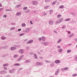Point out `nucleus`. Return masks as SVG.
<instances>
[{
  "label": "nucleus",
  "mask_w": 77,
  "mask_h": 77,
  "mask_svg": "<svg viewBox=\"0 0 77 77\" xmlns=\"http://www.w3.org/2000/svg\"><path fill=\"white\" fill-rule=\"evenodd\" d=\"M49 1V0H46L45 2H48Z\"/></svg>",
  "instance_id": "nucleus-58"
},
{
  "label": "nucleus",
  "mask_w": 77,
  "mask_h": 77,
  "mask_svg": "<svg viewBox=\"0 0 77 77\" xmlns=\"http://www.w3.org/2000/svg\"><path fill=\"white\" fill-rule=\"evenodd\" d=\"M22 27H25L26 26V24L25 23H23L22 24Z\"/></svg>",
  "instance_id": "nucleus-33"
},
{
  "label": "nucleus",
  "mask_w": 77,
  "mask_h": 77,
  "mask_svg": "<svg viewBox=\"0 0 77 77\" xmlns=\"http://www.w3.org/2000/svg\"><path fill=\"white\" fill-rule=\"evenodd\" d=\"M26 63H29V60H27L26 61Z\"/></svg>",
  "instance_id": "nucleus-57"
},
{
  "label": "nucleus",
  "mask_w": 77,
  "mask_h": 77,
  "mask_svg": "<svg viewBox=\"0 0 77 77\" xmlns=\"http://www.w3.org/2000/svg\"><path fill=\"white\" fill-rule=\"evenodd\" d=\"M71 51L70 50H68L67 51V53H69V52H71Z\"/></svg>",
  "instance_id": "nucleus-47"
},
{
  "label": "nucleus",
  "mask_w": 77,
  "mask_h": 77,
  "mask_svg": "<svg viewBox=\"0 0 77 77\" xmlns=\"http://www.w3.org/2000/svg\"><path fill=\"white\" fill-rule=\"evenodd\" d=\"M36 65L37 66H39V62H37L36 63Z\"/></svg>",
  "instance_id": "nucleus-35"
},
{
  "label": "nucleus",
  "mask_w": 77,
  "mask_h": 77,
  "mask_svg": "<svg viewBox=\"0 0 77 77\" xmlns=\"http://www.w3.org/2000/svg\"><path fill=\"white\" fill-rule=\"evenodd\" d=\"M14 29H15V27H13V28H11L10 29V30H14Z\"/></svg>",
  "instance_id": "nucleus-42"
},
{
  "label": "nucleus",
  "mask_w": 77,
  "mask_h": 77,
  "mask_svg": "<svg viewBox=\"0 0 77 77\" xmlns=\"http://www.w3.org/2000/svg\"><path fill=\"white\" fill-rule=\"evenodd\" d=\"M65 71V69L64 68H62L61 69V71Z\"/></svg>",
  "instance_id": "nucleus-48"
},
{
  "label": "nucleus",
  "mask_w": 77,
  "mask_h": 77,
  "mask_svg": "<svg viewBox=\"0 0 77 77\" xmlns=\"http://www.w3.org/2000/svg\"><path fill=\"white\" fill-rule=\"evenodd\" d=\"M49 24L50 25H52L53 24V20H50L49 22Z\"/></svg>",
  "instance_id": "nucleus-3"
},
{
  "label": "nucleus",
  "mask_w": 77,
  "mask_h": 77,
  "mask_svg": "<svg viewBox=\"0 0 77 77\" xmlns=\"http://www.w3.org/2000/svg\"><path fill=\"white\" fill-rule=\"evenodd\" d=\"M23 57L24 56H23V55H22L20 57V59H22Z\"/></svg>",
  "instance_id": "nucleus-38"
},
{
  "label": "nucleus",
  "mask_w": 77,
  "mask_h": 77,
  "mask_svg": "<svg viewBox=\"0 0 77 77\" xmlns=\"http://www.w3.org/2000/svg\"><path fill=\"white\" fill-rule=\"evenodd\" d=\"M20 14H21V12H19L16 13L15 15H16V16H19V15H20Z\"/></svg>",
  "instance_id": "nucleus-8"
},
{
  "label": "nucleus",
  "mask_w": 77,
  "mask_h": 77,
  "mask_svg": "<svg viewBox=\"0 0 77 77\" xmlns=\"http://www.w3.org/2000/svg\"><path fill=\"white\" fill-rule=\"evenodd\" d=\"M67 32H68V34H71V32H70V31H67Z\"/></svg>",
  "instance_id": "nucleus-53"
},
{
  "label": "nucleus",
  "mask_w": 77,
  "mask_h": 77,
  "mask_svg": "<svg viewBox=\"0 0 77 77\" xmlns=\"http://www.w3.org/2000/svg\"><path fill=\"white\" fill-rule=\"evenodd\" d=\"M26 49H27V50H29V49H30V47H26Z\"/></svg>",
  "instance_id": "nucleus-50"
},
{
  "label": "nucleus",
  "mask_w": 77,
  "mask_h": 77,
  "mask_svg": "<svg viewBox=\"0 0 77 77\" xmlns=\"http://www.w3.org/2000/svg\"><path fill=\"white\" fill-rule=\"evenodd\" d=\"M33 42V40H31L26 42V44H28L32 43V42Z\"/></svg>",
  "instance_id": "nucleus-1"
},
{
  "label": "nucleus",
  "mask_w": 77,
  "mask_h": 77,
  "mask_svg": "<svg viewBox=\"0 0 77 77\" xmlns=\"http://www.w3.org/2000/svg\"><path fill=\"white\" fill-rule=\"evenodd\" d=\"M5 11H12V10H10L9 9H5Z\"/></svg>",
  "instance_id": "nucleus-30"
},
{
  "label": "nucleus",
  "mask_w": 77,
  "mask_h": 77,
  "mask_svg": "<svg viewBox=\"0 0 77 77\" xmlns=\"http://www.w3.org/2000/svg\"><path fill=\"white\" fill-rule=\"evenodd\" d=\"M34 55L35 56V59H38V57H37V56H36V54H34Z\"/></svg>",
  "instance_id": "nucleus-15"
},
{
  "label": "nucleus",
  "mask_w": 77,
  "mask_h": 77,
  "mask_svg": "<svg viewBox=\"0 0 77 77\" xmlns=\"http://www.w3.org/2000/svg\"><path fill=\"white\" fill-rule=\"evenodd\" d=\"M6 38V37H1V39H2L3 40H5V39Z\"/></svg>",
  "instance_id": "nucleus-24"
},
{
  "label": "nucleus",
  "mask_w": 77,
  "mask_h": 77,
  "mask_svg": "<svg viewBox=\"0 0 77 77\" xmlns=\"http://www.w3.org/2000/svg\"><path fill=\"white\" fill-rule=\"evenodd\" d=\"M5 57V55H3L2 56V57Z\"/></svg>",
  "instance_id": "nucleus-60"
},
{
  "label": "nucleus",
  "mask_w": 77,
  "mask_h": 77,
  "mask_svg": "<svg viewBox=\"0 0 77 77\" xmlns=\"http://www.w3.org/2000/svg\"><path fill=\"white\" fill-rule=\"evenodd\" d=\"M39 41H41V38H40L39 39Z\"/></svg>",
  "instance_id": "nucleus-64"
},
{
  "label": "nucleus",
  "mask_w": 77,
  "mask_h": 77,
  "mask_svg": "<svg viewBox=\"0 0 77 77\" xmlns=\"http://www.w3.org/2000/svg\"><path fill=\"white\" fill-rule=\"evenodd\" d=\"M11 49L12 50H14V47H11Z\"/></svg>",
  "instance_id": "nucleus-40"
},
{
  "label": "nucleus",
  "mask_w": 77,
  "mask_h": 77,
  "mask_svg": "<svg viewBox=\"0 0 77 77\" xmlns=\"http://www.w3.org/2000/svg\"><path fill=\"white\" fill-rule=\"evenodd\" d=\"M29 54L31 56H32V54H33V53L30 52V53H29Z\"/></svg>",
  "instance_id": "nucleus-46"
},
{
  "label": "nucleus",
  "mask_w": 77,
  "mask_h": 77,
  "mask_svg": "<svg viewBox=\"0 0 77 77\" xmlns=\"http://www.w3.org/2000/svg\"><path fill=\"white\" fill-rule=\"evenodd\" d=\"M14 57H17V55H15L14 56Z\"/></svg>",
  "instance_id": "nucleus-55"
},
{
  "label": "nucleus",
  "mask_w": 77,
  "mask_h": 77,
  "mask_svg": "<svg viewBox=\"0 0 77 77\" xmlns=\"http://www.w3.org/2000/svg\"><path fill=\"white\" fill-rule=\"evenodd\" d=\"M21 6V5H17L16 7H17V8H20Z\"/></svg>",
  "instance_id": "nucleus-37"
},
{
  "label": "nucleus",
  "mask_w": 77,
  "mask_h": 77,
  "mask_svg": "<svg viewBox=\"0 0 77 77\" xmlns=\"http://www.w3.org/2000/svg\"><path fill=\"white\" fill-rule=\"evenodd\" d=\"M63 8H64V6H63V5H61L60 7V9H63Z\"/></svg>",
  "instance_id": "nucleus-19"
},
{
  "label": "nucleus",
  "mask_w": 77,
  "mask_h": 77,
  "mask_svg": "<svg viewBox=\"0 0 77 77\" xmlns=\"http://www.w3.org/2000/svg\"><path fill=\"white\" fill-rule=\"evenodd\" d=\"M74 35V33H72L71 35H69V38H71L73 36V35Z\"/></svg>",
  "instance_id": "nucleus-10"
},
{
  "label": "nucleus",
  "mask_w": 77,
  "mask_h": 77,
  "mask_svg": "<svg viewBox=\"0 0 77 77\" xmlns=\"http://www.w3.org/2000/svg\"><path fill=\"white\" fill-rule=\"evenodd\" d=\"M49 12H50V14H51L53 12V10H51L50 11H49Z\"/></svg>",
  "instance_id": "nucleus-25"
},
{
  "label": "nucleus",
  "mask_w": 77,
  "mask_h": 77,
  "mask_svg": "<svg viewBox=\"0 0 77 77\" xmlns=\"http://www.w3.org/2000/svg\"><path fill=\"white\" fill-rule=\"evenodd\" d=\"M9 64L8 63H6L5 64H4L3 65V66L5 67V66H8V65Z\"/></svg>",
  "instance_id": "nucleus-22"
},
{
  "label": "nucleus",
  "mask_w": 77,
  "mask_h": 77,
  "mask_svg": "<svg viewBox=\"0 0 77 77\" xmlns=\"http://www.w3.org/2000/svg\"><path fill=\"white\" fill-rule=\"evenodd\" d=\"M33 4H34V5H37V2L36 1H33L32 2Z\"/></svg>",
  "instance_id": "nucleus-6"
},
{
  "label": "nucleus",
  "mask_w": 77,
  "mask_h": 77,
  "mask_svg": "<svg viewBox=\"0 0 77 77\" xmlns=\"http://www.w3.org/2000/svg\"><path fill=\"white\" fill-rule=\"evenodd\" d=\"M49 7V6H46L44 7V9H48Z\"/></svg>",
  "instance_id": "nucleus-32"
},
{
  "label": "nucleus",
  "mask_w": 77,
  "mask_h": 77,
  "mask_svg": "<svg viewBox=\"0 0 77 77\" xmlns=\"http://www.w3.org/2000/svg\"><path fill=\"white\" fill-rule=\"evenodd\" d=\"M37 54H41V53L39 52H38L37 53Z\"/></svg>",
  "instance_id": "nucleus-59"
},
{
  "label": "nucleus",
  "mask_w": 77,
  "mask_h": 77,
  "mask_svg": "<svg viewBox=\"0 0 77 77\" xmlns=\"http://www.w3.org/2000/svg\"><path fill=\"white\" fill-rule=\"evenodd\" d=\"M76 76H77V74H73L72 75V77H75Z\"/></svg>",
  "instance_id": "nucleus-31"
},
{
  "label": "nucleus",
  "mask_w": 77,
  "mask_h": 77,
  "mask_svg": "<svg viewBox=\"0 0 77 77\" xmlns=\"http://www.w3.org/2000/svg\"><path fill=\"white\" fill-rule=\"evenodd\" d=\"M62 51V49H59L58 50L59 52H61Z\"/></svg>",
  "instance_id": "nucleus-43"
},
{
  "label": "nucleus",
  "mask_w": 77,
  "mask_h": 77,
  "mask_svg": "<svg viewBox=\"0 0 77 77\" xmlns=\"http://www.w3.org/2000/svg\"><path fill=\"white\" fill-rule=\"evenodd\" d=\"M66 26H62V29H66Z\"/></svg>",
  "instance_id": "nucleus-20"
},
{
  "label": "nucleus",
  "mask_w": 77,
  "mask_h": 77,
  "mask_svg": "<svg viewBox=\"0 0 77 77\" xmlns=\"http://www.w3.org/2000/svg\"><path fill=\"white\" fill-rule=\"evenodd\" d=\"M47 44H48L47 42H44L43 43V45H47Z\"/></svg>",
  "instance_id": "nucleus-26"
},
{
  "label": "nucleus",
  "mask_w": 77,
  "mask_h": 77,
  "mask_svg": "<svg viewBox=\"0 0 77 77\" xmlns=\"http://www.w3.org/2000/svg\"><path fill=\"white\" fill-rule=\"evenodd\" d=\"M19 51L20 53H22V54H23V53H24L23 49H20L19 50Z\"/></svg>",
  "instance_id": "nucleus-4"
},
{
  "label": "nucleus",
  "mask_w": 77,
  "mask_h": 77,
  "mask_svg": "<svg viewBox=\"0 0 77 77\" xmlns=\"http://www.w3.org/2000/svg\"><path fill=\"white\" fill-rule=\"evenodd\" d=\"M54 64H52L50 65V66H54Z\"/></svg>",
  "instance_id": "nucleus-56"
},
{
  "label": "nucleus",
  "mask_w": 77,
  "mask_h": 77,
  "mask_svg": "<svg viewBox=\"0 0 77 77\" xmlns=\"http://www.w3.org/2000/svg\"><path fill=\"white\" fill-rule=\"evenodd\" d=\"M7 16L6 15H5L3 16L4 18H6Z\"/></svg>",
  "instance_id": "nucleus-49"
},
{
  "label": "nucleus",
  "mask_w": 77,
  "mask_h": 77,
  "mask_svg": "<svg viewBox=\"0 0 77 77\" xmlns=\"http://www.w3.org/2000/svg\"><path fill=\"white\" fill-rule=\"evenodd\" d=\"M64 70L67 71V70H68V69H69V68L68 67H65V68H64Z\"/></svg>",
  "instance_id": "nucleus-29"
},
{
  "label": "nucleus",
  "mask_w": 77,
  "mask_h": 77,
  "mask_svg": "<svg viewBox=\"0 0 77 77\" xmlns=\"http://www.w3.org/2000/svg\"><path fill=\"white\" fill-rule=\"evenodd\" d=\"M21 60V59L20 58L17 60V61H20V60Z\"/></svg>",
  "instance_id": "nucleus-51"
},
{
  "label": "nucleus",
  "mask_w": 77,
  "mask_h": 77,
  "mask_svg": "<svg viewBox=\"0 0 77 77\" xmlns=\"http://www.w3.org/2000/svg\"><path fill=\"white\" fill-rule=\"evenodd\" d=\"M43 64V63L39 62V66H40V65H42Z\"/></svg>",
  "instance_id": "nucleus-36"
},
{
  "label": "nucleus",
  "mask_w": 77,
  "mask_h": 77,
  "mask_svg": "<svg viewBox=\"0 0 77 77\" xmlns=\"http://www.w3.org/2000/svg\"><path fill=\"white\" fill-rule=\"evenodd\" d=\"M19 35L21 36H23V35H24V34H23V33H21V34H19Z\"/></svg>",
  "instance_id": "nucleus-41"
},
{
  "label": "nucleus",
  "mask_w": 77,
  "mask_h": 77,
  "mask_svg": "<svg viewBox=\"0 0 77 77\" xmlns=\"http://www.w3.org/2000/svg\"><path fill=\"white\" fill-rule=\"evenodd\" d=\"M61 41H62V39H60L58 40V43H60Z\"/></svg>",
  "instance_id": "nucleus-34"
},
{
  "label": "nucleus",
  "mask_w": 77,
  "mask_h": 77,
  "mask_svg": "<svg viewBox=\"0 0 77 77\" xmlns=\"http://www.w3.org/2000/svg\"><path fill=\"white\" fill-rule=\"evenodd\" d=\"M75 60L77 61V56L75 55Z\"/></svg>",
  "instance_id": "nucleus-28"
},
{
  "label": "nucleus",
  "mask_w": 77,
  "mask_h": 77,
  "mask_svg": "<svg viewBox=\"0 0 77 77\" xmlns=\"http://www.w3.org/2000/svg\"><path fill=\"white\" fill-rule=\"evenodd\" d=\"M18 30L19 32H20V31H21V29H18Z\"/></svg>",
  "instance_id": "nucleus-54"
},
{
  "label": "nucleus",
  "mask_w": 77,
  "mask_h": 77,
  "mask_svg": "<svg viewBox=\"0 0 77 77\" xmlns=\"http://www.w3.org/2000/svg\"><path fill=\"white\" fill-rule=\"evenodd\" d=\"M57 2V1H54L52 3V5H56V3Z\"/></svg>",
  "instance_id": "nucleus-18"
},
{
  "label": "nucleus",
  "mask_w": 77,
  "mask_h": 77,
  "mask_svg": "<svg viewBox=\"0 0 77 77\" xmlns=\"http://www.w3.org/2000/svg\"><path fill=\"white\" fill-rule=\"evenodd\" d=\"M8 47V46L6 45L4 46L3 47H2V48H4V49H7V48Z\"/></svg>",
  "instance_id": "nucleus-13"
},
{
  "label": "nucleus",
  "mask_w": 77,
  "mask_h": 77,
  "mask_svg": "<svg viewBox=\"0 0 77 77\" xmlns=\"http://www.w3.org/2000/svg\"><path fill=\"white\" fill-rule=\"evenodd\" d=\"M60 22L59 20H57L55 22V24H59V23H60Z\"/></svg>",
  "instance_id": "nucleus-9"
},
{
  "label": "nucleus",
  "mask_w": 77,
  "mask_h": 77,
  "mask_svg": "<svg viewBox=\"0 0 77 77\" xmlns=\"http://www.w3.org/2000/svg\"><path fill=\"white\" fill-rule=\"evenodd\" d=\"M25 12L26 13H29L30 12V10H26L25 11Z\"/></svg>",
  "instance_id": "nucleus-11"
},
{
  "label": "nucleus",
  "mask_w": 77,
  "mask_h": 77,
  "mask_svg": "<svg viewBox=\"0 0 77 77\" xmlns=\"http://www.w3.org/2000/svg\"><path fill=\"white\" fill-rule=\"evenodd\" d=\"M43 15H44V16H45V15H47V13H46L45 12H44L43 13Z\"/></svg>",
  "instance_id": "nucleus-44"
},
{
  "label": "nucleus",
  "mask_w": 77,
  "mask_h": 77,
  "mask_svg": "<svg viewBox=\"0 0 77 77\" xmlns=\"http://www.w3.org/2000/svg\"><path fill=\"white\" fill-rule=\"evenodd\" d=\"M45 62H46V63H51V61L46 60L45 61Z\"/></svg>",
  "instance_id": "nucleus-23"
},
{
  "label": "nucleus",
  "mask_w": 77,
  "mask_h": 77,
  "mask_svg": "<svg viewBox=\"0 0 77 77\" xmlns=\"http://www.w3.org/2000/svg\"><path fill=\"white\" fill-rule=\"evenodd\" d=\"M9 72H10L11 73H12V70H9Z\"/></svg>",
  "instance_id": "nucleus-52"
},
{
  "label": "nucleus",
  "mask_w": 77,
  "mask_h": 77,
  "mask_svg": "<svg viewBox=\"0 0 77 77\" xmlns=\"http://www.w3.org/2000/svg\"><path fill=\"white\" fill-rule=\"evenodd\" d=\"M9 76H10V75H7L6 77H9Z\"/></svg>",
  "instance_id": "nucleus-63"
},
{
  "label": "nucleus",
  "mask_w": 77,
  "mask_h": 77,
  "mask_svg": "<svg viewBox=\"0 0 77 77\" xmlns=\"http://www.w3.org/2000/svg\"><path fill=\"white\" fill-rule=\"evenodd\" d=\"M27 7H24L23 8V10H25L26 9H27Z\"/></svg>",
  "instance_id": "nucleus-45"
},
{
  "label": "nucleus",
  "mask_w": 77,
  "mask_h": 77,
  "mask_svg": "<svg viewBox=\"0 0 77 77\" xmlns=\"http://www.w3.org/2000/svg\"><path fill=\"white\" fill-rule=\"evenodd\" d=\"M34 12L35 14H36V12H37V11H34Z\"/></svg>",
  "instance_id": "nucleus-61"
},
{
  "label": "nucleus",
  "mask_w": 77,
  "mask_h": 77,
  "mask_svg": "<svg viewBox=\"0 0 77 77\" xmlns=\"http://www.w3.org/2000/svg\"><path fill=\"white\" fill-rule=\"evenodd\" d=\"M55 63H60V60H57L55 61Z\"/></svg>",
  "instance_id": "nucleus-5"
},
{
  "label": "nucleus",
  "mask_w": 77,
  "mask_h": 77,
  "mask_svg": "<svg viewBox=\"0 0 77 77\" xmlns=\"http://www.w3.org/2000/svg\"><path fill=\"white\" fill-rule=\"evenodd\" d=\"M29 32V28L25 30H24L23 31V32L24 33H27V32Z\"/></svg>",
  "instance_id": "nucleus-2"
},
{
  "label": "nucleus",
  "mask_w": 77,
  "mask_h": 77,
  "mask_svg": "<svg viewBox=\"0 0 77 77\" xmlns=\"http://www.w3.org/2000/svg\"><path fill=\"white\" fill-rule=\"evenodd\" d=\"M61 16V15L59 14L57 16V17H58V18H60Z\"/></svg>",
  "instance_id": "nucleus-39"
},
{
  "label": "nucleus",
  "mask_w": 77,
  "mask_h": 77,
  "mask_svg": "<svg viewBox=\"0 0 77 77\" xmlns=\"http://www.w3.org/2000/svg\"><path fill=\"white\" fill-rule=\"evenodd\" d=\"M63 18H61L59 20V21H60V22H62V21H63Z\"/></svg>",
  "instance_id": "nucleus-12"
},
{
  "label": "nucleus",
  "mask_w": 77,
  "mask_h": 77,
  "mask_svg": "<svg viewBox=\"0 0 77 77\" xmlns=\"http://www.w3.org/2000/svg\"><path fill=\"white\" fill-rule=\"evenodd\" d=\"M42 41H45V37H42Z\"/></svg>",
  "instance_id": "nucleus-27"
},
{
  "label": "nucleus",
  "mask_w": 77,
  "mask_h": 77,
  "mask_svg": "<svg viewBox=\"0 0 77 77\" xmlns=\"http://www.w3.org/2000/svg\"><path fill=\"white\" fill-rule=\"evenodd\" d=\"M71 14L72 15H73V16H74V17H75V16L76 15V14H75V13H72Z\"/></svg>",
  "instance_id": "nucleus-16"
},
{
  "label": "nucleus",
  "mask_w": 77,
  "mask_h": 77,
  "mask_svg": "<svg viewBox=\"0 0 77 77\" xmlns=\"http://www.w3.org/2000/svg\"><path fill=\"white\" fill-rule=\"evenodd\" d=\"M75 41H76V42H77V38H75Z\"/></svg>",
  "instance_id": "nucleus-62"
},
{
  "label": "nucleus",
  "mask_w": 77,
  "mask_h": 77,
  "mask_svg": "<svg viewBox=\"0 0 77 77\" xmlns=\"http://www.w3.org/2000/svg\"><path fill=\"white\" fill-rule=\"evenodd\" d=\"M71 20L70 18H68L65 20V21H70Z\"/></svg>",
  "instance_id": "nucleus-21"
},
{
  "label": "nucleus",
  "mask_w": 77,
  "mask_h": 77,
  "mask_svg": "<svg viewBox=\"0 0 77 77\" xmlns=\"http://www.w3.org/2000/svg\"><path fill=\"white\" fill-rule=\"evenodd\" d=\"M7 72L6 71H2L0 72V73L1 74H5V73H7Z\"/></svg>",
  "instance_id": "nucleus-7"
},
{
  "label": "nucleus",
  "mask_w": 77,
  "mask_h": 77,
  "mask_svg": "<svg viewBox=\"0 0 77 77\" xmlns=\"http://www.w3.org/2000/svg\"><path fill=\"white\" fill-rule=\"evenodd\" d=\"M59 72V71H56L55 73V75H58Z\"/></svg>",
  "instance_id": "nucleus-17"
},
{
  "label": "nucleus",
  "mask_w": 77,
  "mask_h": 77,
  "mask_svg": "<svg viewBox=\"0 0 77 77\" xmlns=\"http://www.w3.org/2000/svg\"><path fill=\"white\" fill-rule=\"evenodd\" d=\"M14 66H20V64L19 63H17L14 64Z\"/></svg>",
  "instance_id": "nucleus-14"
}]
</instances>
